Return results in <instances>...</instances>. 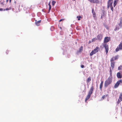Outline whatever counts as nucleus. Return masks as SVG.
Returning a JSON list of instances; mask_svg holds the SVG:
<instances>
[{
	"label": "nucleus",
	"instance_id": "412c9836",
	"mask_svg": "<svg viewBox=\"0 0 122 122\" xmlns=\"http://www.w3.org/2000/svg\"><path fill=\"white\" fill-rule=\"evenodd\" d=\"M49 7V11H50L51 9V5L50 4V3H49L48 4Z\"/></svg>",
	"mask_w": 122,
	"mask_h": 122
},
{
	"label": "nucleus",
	"instance_id": "7ed1b4c3",
	"mask_svg": "<svg viewBox=\"0 0 122 122\" xmlns=\"http://www.w3.org/2000/svg\"><path fill=\"white\" fill-rule=\"evenodd\" d=\"M94 87L93 86H91V88L89 91L88 94L85 100V101H86L88 100L92 94L93 92V91Z\"/></svg>",
	"mask_w": 122,
	"mask_h": 122
},
{
	"label": "nucleus",
	"instance_id": "9d476101",
	"mask_svg": "<svg viewBox=\"0 0 122 122\" xmlns=\"http://www.w3.org/2000/svg\"><path fill=\"white\" fill-rule=\"evenodd\" d=\"M117 77L118 78H121L122 77V76L120 72H118L117 73Z\"/></svg>",
	"mask_w": 122,
	"mask_h": 122
},
{
	"label": "nucleus",
	"instance_id": "c756f323",
	"mask_svg": "<svg viewBox=\"0 0 122 122\" xmlns=\"http://www.w3.org/2000/svg\"><path fill=\"white\" fill-rule=\"evenodd\" d=\"M121 101V100H120L119 99L118 100V101L117 102V103L118 104H119Z\"/></svg>",
	"mask_w": 122,
	"mask_h": 122
},
{
	"label": "nucleus",
	"instance_id": "ea45409f",
	"mask_svg": "<svg viewBox=\"0 0 122 122\" xmlns=\"http://www.w3.org/2000/svg\"><path fill=\"white\" fill-rule=\"evenodd\" d=\"M3 2H1V5H3Z\"/></svg>",
	"mask_w": 122,
	"mask_h": 122
},
{
	"label": "nucleus",
	"instance_id": "aec40b11",
	"mask_svg": "<svg viewBox=\"0 0 122 122\" xmlns=\"http://www.w3.org/2000/svg\"><path fill=\"white\" fill-rule=\"evenodd\" d=\"M118 69L119 70L122 69V65H121L118 67Z\"/></svg>",
	"mask_w": 122,
	"mask_h": 122
},
{
	"label": "nucleus",
	"instance_id": "1a4fd4ad",
	"mask_svg": "<svg viewBox=\"0 0 122 122\" xmlns=\"http://www.w3.org/2000/svg\"><path fill=\"white\" fill-rule=\"evenodd\" d=\"M110 61L111 62V66L112 68V70H113V69L114 67V65L115 62H113V61Z\"/></svg>",
	"mask_w": 122,
	"mask_h": 122
},
{
	"label": "nucleus",
	"instance_id": "5701e85b",
	"mask_svg": "<svg viewBox=\"0 0 122 122\" xmlns=\"http://www.w3.org/2000/svg\"><path fill=\"white\" fill-rule=\"evenodd\" d=\"M120 28L119 27H117V26L116 28H115L114 30V31H116L117 30H119Z\"/></svg>",
	"mask_w": 122,
	"mask_h": 122
},
{
	"label": "nucleus",
	"instance_id": "4be33fe9",
	"mask_svg": "<svg viewBox=\"0 0 122 122\" xmlns=\"http://www.w3.org/2000/svg\"><path fill=\"white\" fill-rule=\"evenodd\" d=\"M93 17H94V19L96 20L97 18V17L96 16V14H93Z\"/></svg>",
	"mask_w": 122,
	"mask_h": 122
},
{
	"label": "nucleus",
	"instance_id": "e433bc0d",
	"mask_svg": "<svg viewBox=\"0 0 122 122\" xmlns=\"http://www.w3.org/2000/svg\"><path fill=\"white\" fill-rule=\"evenodd\" d=\"M91 42L92 41L90 40L89 42V43H91Z\"/></svg>",
	"mask_w": 122,
	"mask_h": 122
},
{
	"label": "nucleus",
	"instance_id": "bb28decb",
	"mask_svg": "<svg viewBox=\"0 0 122 122\" xmlns=\"http://www.w3.org/2000/svg\"><path fill=\"white\" fill-rule=\"evenodd\" d=\"M51 31H53L54 29V27L53 26H51L50 28Z\"/></svg>",
	"mask_w": 122,
	"mask_h": 122
},
{
	"label": "nucleus",
	"instance_id": "6ab92c4d",
	"mask_svg": "<svg viewBox=\"0 0 122 122\" xmlns=\"http://www.w3.org/2000/svg\"><path fill=\"white\" fill-rule=\"evenodd\" d=\"M110 76H112V70L111 69V68H110Z\"/></svg>",
	"mask_w": 122,
	"mask_h": 122
},
{
	"label": "nucleus",
	"instance_id": "39448f33",
	"mask_svg": "<svg viewBox=\"0 0 122 122\" xmlns=\"http://www.w3.org/2000/svg\"><path fill=\"white\" fill-rule=\"evenodd\" d=\"M122 80L120 79V80L118 81L114 85V88H117L118 86L120 84H122Z\"/></svg>",
	"mask_w": 122,
	"mask_h": 122
},
{
	"label": "nucleus",
	"instance_id": "6e6552de",
	"mask_svg": "<svg viewBox=\"0 0 122 122\" xmlns=\"http://www.w3.org/2000/svg\"><path fill=\"white\" fill-rule=\"evenodd\" d=\"M119 57L118 55H117L114 57H112L110 61H113L114 60L117 59Z\"/></svg>",
	"mask_w": 122,
	"mask_h": 122
},
{
	"label": "nucleus",
	"instance_id": "a19ab883",
	"mask_svg": "<svg viewBox=\"0 0 122 122\" xmlns=\"http://www.w3.org/2000/svg\"><path fill=\"white\" fill-rule=\"evenodd\" d=\"M101 18L102 19V15L101 17Z\"/></svg>",
	"mask_w": 122,
	"mask_h": 122
},
{
	"label": "nucleus",
	"instance_id": "ddd939ff",
	"mask_svg": "<svg viewBox=\"0 0 122 122\" xmlns=\"http://www.w3.org/2000/svg\"><path fill=\"white\" fill-rule=\"evenodd\" d=\"M102 36L101 34H99L97 36V38L99 40H101L102 38Z\"/></svg>",
	"mask_w": 122,
	"mask_h": 122
},
{
	"label": "nucleus",
	"instance_id": "f257e3e1",
	"mask_svg": "<svg viewBox=\"0 0 122 122\" xmlns=\"http://www.w3.org/2000/svg\"><path fill=\"white\" fill-rule=\"evenodd\" d=\"M110 39V37L109 38L108 37H105L104 39V43L102 45L105 48L106 53H108L109 49L108 46L106 43L109 42Z\"/></svg>",
	"mask_w": 122,
	"mask_h": 122
},
{
	"label": "nucleus",
	"instance_id": "c03bdc74",
	"mask_svg": "<svg viewBox=\"0 0 122 122\" xmlns=\"http://www.w3.org/2000/svg\"><path fill=\"white\" fill-rule=\"evenodd\" d=\"M60 28L61 29V27H60Z\"/></svg>",
	"mask_w": 122,
	"mask_h": 122
},
{
	"label": "nucleus",
	"instance_id": "dca6fc26",
	"mask_svg": "<svg viewBox=\"0 0 122 122\" xmlns=\"http://www.w3.org/2000/svg\"><path fill=\"white\" fill-rule=\"evenodd\" d=\"M41 20H39L37 22H36V25L37 26H39V23L41 22Z\"/></svg>",
	"mask_w": 122,
	"mask_h": 122
},
{
	"label": "nucleus",
	"instance_id": "58836bf2",
	"mask_svg": "<svg viewBox=\"0 0 122 122\" xmlns=\"http://www.w3.org/2000/svg\"><path fill=\"white\" fill-rule=\"evenodd\" d=\"M93 54H90V56H92L93 55Z\"/></svg>",
	"mask_w": 122,
	"mask_h": 122
},
{
	"label": "nucleus",
	"instance_id": "2eb2a0df",
	"mask_svg": "<svg viewBox=\"0 0 122 122\" xmlns=\"http://www.w3.org/2000/svg\"><path fill=\"white\" fill-rule=\"evenodd\" d=\"M119 26L120 28H121L122 27V20H121L120 21V23H119Z\"/></svg>",
	"mask_w": 122,
	"mask_h": 122
},
{
	"label": "nucleus",
	"instance_id": "c85d7f7f",
	"mask_svg": "<svg viewBox=\"0 0 122 122\" xmlns=\"http://www.w3.org/2000/svg\"><path fill=\"white\" fill-rule=\"evenodd\" d=\"M56 2L55 1H53L52 2V4L53 5H54L56 3Z\"/></svg>",
	"mask_w": 122,
	"mask_h": 122
},
{
	"label": "nucleus",
	"instance_id": "f704fd0d",
	"mask_svg": "<svg viewBox=\"0 0 122 122\" xmlns=\"http://www.w3.org/2000/svg\"><path fill=\"white\" fill-rule=\"evenodd\" d=\"M84 66L83 65H81V67L82 68H83L84 67Z\"/></svg>",
	"mask_w": 122,
	"mask_h": 122
},
{
	"label": "nucleus",
	"instance_id": "20e7f679",
	"mask_svg": "<svg viewBox=\"0 0 122 122\" xmlns=\"http://www.w3.org/2000/svg\"><path fill=\"white\" fill-rule=\"evenodd\" d=\"M100 48L98 46H97L95 48L92 50L90 53H96L100 50Z\"/></svg>",
	"mask_w": 122,
	"mask_h": 122
},
{
	"label": "nucleus",
	"instance_id": "f8f14e48",
	"mask_svg": "<svg viewBox=\"0 0 122 122\" xmlns=\"http://www.w3.org/2000/svg\"><path fill=\"white\" fill-rule=\"evenodd\" d=\"M83 50V47L82 46H81L79 48V50L78 51V52L81 53L82 52Z\"/></svg>",
	"mask_w": 122,
	"mask_h": 122
},
{
	"label": "nucleus",
	"instance_id": "a878e982",
	"mask_svg": "<svg viewBox=\"0 0 122 122\" xmlns=\"http://www.w3.org/2000/svg\"><path fill=\"white\" fill-rule=\"evenodd\" d=\"M110 8H111V10H112V11H113V7L112 6H110Z\"/></svg>",
	"mask_w": 122,
	"mask_h": 122
},
{
	"label": "nucleus",
	"instance_id": "a211bd4d",
	"mask_svg": "<svg viewBox=\"0 0 122 122\" xmlns=\"http://www.w3.org/2000/svg\"><path fill=\"white\" fill-rule=\"evenodd\" d=\"M119 99L121 100V101L122 100V93H121L120 94V95L119 97Z\"/></svg>",
	"mask_w": 122,
	"mask_h": 122
},
{
	"label": "nucleus",
	"instance_id": "72a5a7b5",
	"mask_svg": "<svg viewBox=\"0 0 122 122\" xmlns=\"http://www.w3.org/2000/svg\"><path fill=\"white\" fill-rule=\"evenodd\" d=\"M96 40V39L95 38H93L92 39V42L93 41H95Z\"/></svg>",
	"mask_w": 122,
	"mask_h": 122
},
{
	"label": "nucleus",
	"instance_id": "7c9ffc66",
	"mask_svg": "<svg viewBox=\"0 0 122 122\" xmlns=\"http://www.w3.org/2000/svg\"><path fill=\"white\" fill-rule=\"evenodd\" d=\"M0 11H5V10L4 9H3L2 8H0Z\"/></svg>",
	"mask_w": 122,
	"mask_h": 122
},
{
	"label": "nucleus",
	"instance_id": "393cba45",
	"mask_svg": "<svg viewBox=\"0 0 122 122\" xmlns=\"http://www.w3.org/2000/svg\"><path fill=\"white\" fill-rule=\"evenodd\" d=\"M92 13L93 14H93H96V13L94 11V10L93 9H92Z\"/></svg>",
	"mask_w": 122,
	"mask_h": 122
},
{
	"label": "nucleus",
	"instance_id": "f03ea898",
	"mask_svg": "<svg viewBox=\"0 0 122 122\" xmlns=\"http://www.w3.org/2000/svg\"><path fill=\"white\" fill-rule=\"evenodd\" d=\"M112 82V76H109L108 78L105 81L104 86L106 87L111 84Z\"/></svg>",
	"mask_w": 122,
	"mask_h": 122
},
{
	"label": "nucleus",
	"instance_id": "b1692460",
	"mask_svg": "<svg viewBox=\"0 0 122 122\" xmlns=\"http://www.w3.org/2000/svg\"><path fill=\"white\" fill-rule=\"evenodd\" d=\"M81 18V17L80 16H77V18H78V20H80V18Z\"/></svg>",
	"mask_w": 122,
	"mask_h": 122
},
{
	"label": "nucleus",
	"instance_id": "f3484780",
	"mask_svg": "<svg viewBox=\"0 0 122 122\" xmlns=\"http://www.w3.org/2000/svg\"><path fill=\"white\" fill-rule=\"evenodd\" d=\"M91 80V78L90 77H89L87 78V80L86 82L87 83H88Z\"/></svg>",
	"mask_w": 122,
	"mask_h": 122
},
{
	"label": "nucleus",
	"instance_id": "0eeeda50",
	"mask_svg": "<svg viewBox=\"0 0 122 122\" xmlns=\"http://www.w3.org/2000/svg\"><path fill=\"white\" fill-rule=\"evenodd\" d=\"M113 0H109L108 1L107 7L108 8L110 6H112Z\"/></svg>",
	"mask_w": 122,
	"mask_h": 122
},
{
	"label": "nucleus",
	"instance_id": "4468645a",
	"mask_svg": "<svg viewBox=\"0 0 122 122\" xmlns=\"http://www.w3.org/2000/svg\"><path fill=\"white\" fill-rule=\"evenodd\" d=\"M108 94H107L106 95H104L103 96L102 98V100H103L106 97H108Z\"/></svg>",
	"mask_w": 122,
	"mask_h": 122
},
{
	"label": "nucleus",
	"instance_id": "2f4dec72",
	"mask_svg": "<svg viewBox=\"0 0 122 122\" xmlns=\"http://www.w3.org/2000/svg\"><path fill=\"white\" fill-rule=\"evenodd\" d=\"M117 4V3H113V5H114V7H115V6Z\"/></svg>",
	"mask_w": 122,
	"mask_h": 122
},
{
	"label": "nucleus",
	"instance_id": "9b49d317",
	"mask_svg": "<svg viewBox=\"0 0 122 122\" xmlns=\"http://www.w3.org/2000/svg\"><path fill=\"white\" fill-rule=\"evenodd\" d=\"M103 81H101V82L100 85V88L101 90H102V89L103 86Z\"/></svg>",
	"mask_w": 122,
	"mask_h": 122
},
{
	"label": "nucleus",
	"instance_id": "423d86ee",
	"mask_svg": "<svg viewBox=\"0 0 122 122\" xmlns=\"http://www.w3.org/2000/svg\"><path fill=\"white\" fill-rule=\"evenodd\" d=\"M122 49V43H121L119 44L118 47H117L116 49V52H117L119 51L120 50Z\"/></svg>",
	"mask_w": 122,
	"mask_h": 122
},
{
	"label": "nucleus",
	"instance_id": "c9c22d12",
	"mask_svg": "<svg viewBox=\"0 0 122 122\" xmlns=\"http://www.w3.org/2000/svg\"><path fill=\"white\" fill-rule=\"evenodd\" d=\"M64 20V19H60V20H59V22H61V21H62V20Z\"/></svg>",
	"mask_w": 122,
	"mask_h": 122
},
{
	"label": "nucleus",
	"instance_id": "37998d69",
	"mask_svg": "<svg viewBox=\"0 0 122 122\" xmlns=\"http://www.w3.org/2000/svg\"><path fill=\"white\" fill-rule=\"evenodd\" d=\"M9 0H6V1L7 2H8Z\"/></svg>",
	"mask_w": 122,
	"mask_h": 122
},
{
	"label": "nucleus",
	"instance_id": "cd10ccee",
	"mask_svg": "<svg viewBox=\"0 0 122 122\" xmlns=\"http://www.w3.org/2000/svg\"><path fill=\"white\" fill-rule=\"evenodd\" d=\"M4 9L5 10H10L11 8L10 7L9 8H6V9Z\"/></svg>",
	"mask_w": 122,
	"mask_h": 122
},
{
	"label": "nucleus",
	"instance_id": "79ce46f5",
	"mask_svg": "<svg viewBox=\"0 0 122 122\" xmlns=\"http://www.w3.org/2000/svg\"><path fill=\"white\" fill-rule=\"evenodd\" d=\"M11 0H9L10 2V3L11 2Z\"/></svg>",
	"mask_w": 122,
	"mask_h": 122
},
{
	"label": "nucleus",
	"instance_id": "473e14b6",
	"mask_svg": "<svg viewBox=\"0 0 122 122\" xmlns=\"http://www.w3.org/2000/svg\"><path fill=\"white\" fill-rule=\"evenodd\" d=\"M118 0H114V3H117V1H118Z\"/></svg>",
	"mask_w": 122,
	"mask_h": 122
},
{
	"label": "nucleus",
	"instance_id": "4c0bfd02",
	"mask_svg": "<svg viewBox=\"0 0 122 122\" xmlns=\"http://www.w3.org/2000/svg\"><path fill=\"white\" fill-rule=\"evenodd\" d=\"M106 28H107V29H108V27L107 26H106L105 27Z\"/></svg>",
	"mask_w": 122,
	"mask_h": 122
}]
</instances>
